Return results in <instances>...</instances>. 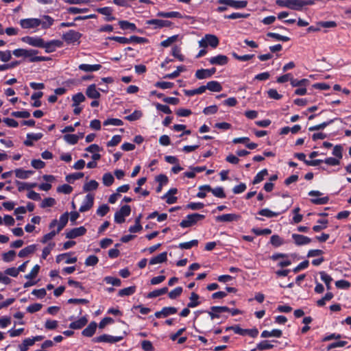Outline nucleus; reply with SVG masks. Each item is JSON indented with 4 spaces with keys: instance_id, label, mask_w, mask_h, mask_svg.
Segmentation results:
<instances>
[{
    "instance_id": "nucleus-56",
    "label": "nucleus",
    "mask_w": 351,
    "mask_h": 351,
    "mask_svg": "<svg viewBox=\"0 0 351 351\" xmlns=\"http://www.w3.org/2000/svg\"><path fill=\"white\" fill-rule=\"evenodd\" d=\"M267 36L268 37H271V38H275L276 40H281V41H284V42H287V41H289L290 40V38L287 36H282L279 34H277V33H273V32H269Z\"/></svg>"
},
{
    "instance_id": "nucleus-22",
    "label": "nucleus",
    "mask_w": 351,
    "mask_h": 351,
    "mask_svg": "<svg viewBox=\"0 0 351 351\" xmlns=\"http://www.w3.org/2000/svg\"><path fill=\"white\" fill-rule=\"evenodd\" d=\"M42 133H28L27 139L24 141V144L27 146H32L34 141H37L43 137Z\"/></svg>"
},
{
    "instance_id": "nucleus-59",
    "label": "nucleus",
    "mask_w": 351,
    "mask_h": 351,
    "mask_svg": "<svg viewBox=\"0 0 351 351\" xmlns=\"http://www.w3.org/2000/svg\"><path fill=\"white\" fill-rule=\"evenodd\" d=\"M99 261L98 258L95 255H90L88 256L85 261V265L86 266H95Z\"/></svg>"
},
{
    "instance_id": "nucleus-30",
    "label": "nucleus",
    "mask_w": 351,
    "mask_h": 351,
    "mask_svg": "<svg viewBox=\"0 0 351 351\" xmlns=\"http://www.w3.org/2000/svg\"><path fill=\"white\" fill-rule=\"evenodd\" d=\"M96 328V322H92L85 329H84V330L82 331V335L85 337H92L95 332Z\"/></svg>"
},
{
    "instance_id": "nucleus-23",
    "label": "nucleus",
    "mask_w": 351,
    "mask_h": 351,
    "mask_svg": "<svg viewBox=\"0 0 351 351\" xmlns=\"http://www.w3.org/2000/svg\"><path fill=\"white\" fill-rule=\"evenodd\" d=\"M96 10L99 14H101L107 16V18L106 19V21H112L115 20V18L114 16H111L112 11H113L111 8H110V7L99 8H97Z\"/></svg>"
},
{
    "instance_id": "nucleus-53",
    "label": "nucleus",
    "mask_w": 351,
    "mask_h": 351,
    "mask_svg": "<svg viewBox=\"0 0 351 351\" xmlns=\"http://www.w3.org/2000/svg\"><path fill=\"white\" fill-rule=\"evenodd\" d=\"M333 298V294L330 292L327 293L324 297L317 301V304L319 306H323L326 302L330 301Z\"/></svg>"
},
{
    "instance_id": "nucleus-43",
    "label": "nucleus",
    "mask_w": 351,
    "mask_h": 351,
    "mask_svg": "<svg viewBox=\"0 0 351 351\" xmlns=\"http://www.w3.org/2000/svg\"><path fill=\"white\" fill-rule=\"evenodd\" d=\"M34 345V341L31 340V338L25 339L22 343L19 346L20 351H27L29 346Z\"/></svg>"
},
{
    "instance_id": "nucleus-51",
    "label": "nucleus",
    "mask_w": 351,
    "mask_h": 351,
    "mask_svg": "<svg viewBox=\"0 0 351 351\" xmlns=\"http://www.w3.org/2000/svg\"><path fill=\"white\" fill-rule=\"evenodd\" d=\"M83 176H84L83 173H80V172L73 173L67 175L66 176V180L68 182H73V181H75L76 180H79V179L82 178Z\"/></svg>"
},
{
    "instance_id": "nucleus-47",
    "label": "nucleus",
    "mask_w": 351,
    "mask_h": 351,
    "mask_svg": "<svg viewBox=\"0 0 351 351\" xmlns=\"http://www.w3.org/2000/svg\"><path fill=\"white\" fill-rule=\"evenodd\" d=\"M79 138L80 137L76 134H66L64 136V141L71 145L76 144Z\"/></svg>"
},
{
    "instance_id": "nucleus-39",
    "label": "nucleus",
    "mask_w": 351,
    "mask_h": 351,
    "mask_svg": "<svg viewBox=\"0 0 351 351\" xmlns=\"http://www.w3.org/2000/svg\"><path fill=\"white\" fill-rule=\"evenodd\" d=\"M185 71V68L183 66H179L177 67V69L171 73H168L164 76L165 79H174L178 77L180 73Z\"/></svg>"
},
{
    "instance_id": "nucleus-4",
    "label": "nucleus",
    "mask_w": 351,
    "mask_h": 351,
    "mask_svg": "<svg viewBox=\"0 0 351 351\" xmlns=\"http://www.w3.org/2000/svg\"><path fill=\"white\" fill-rule=\"evenodd\" d=\"M204 215L198 213L188 215L186 218L180 222V225L182 228H189L195 225L197 221L204 219Z\"/></svg>"
},
{
    "instance_id": "nucleus-46",
    "label": "nucleus",
    "mask_w": 351,
    "mask_h": 351,
    "mask_svg": "<svg viewBox=\"0 0 351 351\" xmlns=\"http://www.w3.org/2000/svg\"><path fill=\"white\" fill-rule=\"evenodd\" d=\"M86 99L85 96L82 93H78L72 97L73 104L72 106L79 105L80 103L84 101Z\"/></svg>"
},
{
    "instance_id": "nucleus-45",
    "label": "nucleus",
    "mask_w": 351,
    "mask_h": 351,
    "mask_svg": "<svg viewBox=\"0 0 351 351\" xmlns=\"http://www.w3.org/2000/svg\"><path fill=\"white\" fill-rule=\"evenodd\" d=\"M119 25L122 29H131L132 31L136 30V27L134 23H130L127 21H120Z\"/></svg>"
},
{
    "instance_id": "nucleus-60",
    "label": "nucleus",
    "mask_w": 351,
    "mask_h": 351,
    "mask_svg": "<svg viewBox=\"0 0 351 351\" xmlns=\"http://www.w3.org/2000/svg\"><path fill=\"white\" fill-rule=\"evenodd\" d=\"M178 36L174 35L169 37L167 39L161 42V46L164 47H167L170 46L173 43L176 42L178 40Z\"/></svg>"
},
{
    "instance_id": "nucleus-54",
    "label": "nucleus",
    "mask_w": 351,
    "mask_h": 351,
    "mask_svg": "<svg viewBox=\"0 0 351 351\" xmlns=\"http://www.w3.org/2000/svg\"><path fill=\"white\" fill-rule=\"evenodd\" d=\"M195 77L199 80H203L210 77L208 69H199L195 72Z\"/></svg>"
},
{
    "instance_id": "nucleus-36",
    "label": "nucleus",
    "mask_w": 351,
    "mask_h": 351,
    "mask_svg": "<svg viewBox=\"0 0 351 351\" xmlns=\"http://www.w3.org/2000/svg\"><path fill=\"white\" fill-rule=\"evenodd\" d=\"M98 186L99 183L96 180H93L84 184L83 190L85 192L94 191L98 188Z\"/></svg>"
},
{
    "instance_id": "nucleus-9",
    "label": "nucleus",
    "mask_w": 351,
    "mask_h": 351,
    "mask_svg": "<svg viewBox=\"0 0 351 351\" xmlns=\"http://www.w3.org/2000/svg\"><path fill=\"white\" fill-rule=\"evenodd\" d=\"M226 330H232L236 334L241 335H248L252 337H256L258 334V330L256 328L243 329L238 326L228 327Z\"/></svg>"
},
{
    "instance_id": "nucleus-44",
    "label": "nucleus",
    "mask_w": 351,
    "mask_h": 351,
    "mask_svg": "<svg viewBox=\"0 0 351 351\" xmlns=\"http://www.w3.org/2000/svg\"><path fill=\"white\" fill-rule=\"evenodd\" d=\"M268 172L266 169H263L260 172H258L254 178L253 184H256L260 183L263 181L266 176H267Z\"/></svg>"
},
{
    "instance_id": "nucleus-58",
    "label": "nucleus",
    "mask_w": 351,
    "mask_h": 351,
    "mask_svg": "<svg viewBox=\"0 0 351 351\" xmlns=\"http://www.w3.org/2000/svg\"><path fill=\"white\" fill-rule=\"evenodd\" d=\"M172 55L181 62L184 60V56L181 53L180 48L177 46L172 48Z\"/></svg>"
},
{
    "instance_id": "nucleus-10",
    "label": "nucleus",
    "mask_w": 351,
    "mask_h": 351,
    "mask_svg": "<svg viewBox=\"0 0 351 351\" xmlns=\"http://www.w3.org/2000/svg\"><path fill=\"white\" fill-rule=\"evenodd\" d=\"M82 34L75 30H69L62 35L63 40L68 44L78 42Z\"/></svg>"
},
{
    "instance_id": "nucleus-26",
    "label": "nucleus",
    "mask_w": 351,
    "mask_h": 351,
    "mask_svg": "<svg viewBox=\"0 0 351 351\" xmlns=\"http://www.w3.org/2000/svg\"><path fill=\"white\" fill-rule=\"evenodd\" d=\"M101 68V64H82L79 65V69L85 72L97 71H99Z\"/></svg>"
},
{
    "instance_id": "nucleus-8",
    "label": "nucleus",
    "mask_w": 351,
    "mask_h": 351,
    "mask_svg": "<svg viewBox=\"0 0 351 351\" xmlns=\"http://www.w3.org/2000/svg\"><path fill=\"white\" fill-rule=\"evenodd\" d=\"M21 27L23 29H36L40 26V20L38 18H27L21 19Z\"/></svg>"
},
{
    "instance_id": "nucleus-18",
    "label": "nucleus",
    "mask_w": 351,
    "mask_h": 351,
    "mask_svg": "<svg viewBox=\"0 0 351 351\" xmlns=\"http://www.w3.org/2000/svg\"><path fill=\"white\" fill-rule=\"evenodd\" d=\"M86 96L93 99H98L101 97V94L97 89L96 85L93 84L89 85L86 90Z\"/></svg>"
},
{
    "instance_id": "nucleus-41",
    "label": "nucleus",
    "mask_w": 351,
    "mask_h": 351,
    "mask_svg": "<svg viewBox=\"0 0 351 351\" xmlns=\"http://www.w3.org/2000/svg\"><path fill=\"white\" fill-rule=\"evenodd\" d=\"M114 181V178L110 173H106L104 174L102 177V182L105 186H109L112 185Z\"/></svg>"
},
{
    "instance_id": "nucleus-25",
    "label": "nucleus",
    "mask_w": 351,
    "mask_h": 351,
    "mask_svg": "<svg viewBox=\"0 0 351 351\" xmlns=\"http://www.w3.org/2000/svg\"><path fill=\"white\" fill-rule=\"evenodd\" d=\"M16 185L17 186L19 191H23L24 190L32 191L31 189L36 187L37 184L36 182L28 183V182H23L20 181L15 182Z\"/></svg>"
},
{
    "instance_id": "nucleus-34",
    "label": "nucleus",
    "mask_w": 351,
    "mask_h": 351,
    "mask_svg": "<svg viewBox=\"0 0 351 351\" xmlns=\"http://www.w3.org/2000/svg\"><path fill=\"white\" fill-rule=\"evenodd\" d=\"M199 297L197 293L192 292L189 298L190 302L188 303L187 306L189 308H195L200 303L199 302Z\"/></svg>"
},
{
    "instance_id": "nucleus-14",
    "label": "nucleus",
    "mask_w": 351,
    "mask_h": 351,
    "mask_svg": "<svg viewBox=\"0 0 351 351\" xmlns=\"http://www.w3.org/2000/svg\"><path fill=\"white\" fill-rule=\"evenodd\" d=\"M94 204V196L92 194H88L86 195L79 210L81 213H84L90 210Z\"/></svg>"
},
{
    "instance_id": "nucleus-5",
    "label": "nucleus",
    "mask_w": 351,
    "mask_h": 351,
    "mask_svg": "<svg viewBox=\"0 0 351 351\" xmlns=\"http://www.w3.org/2000/svg\"><path fill=\"white\" fill-rule=\"evenodd\" d=\"M131 208L128 205L123 206L114 214V221L117 223H122L125 221V218L130 215Z\"/></svg>"
},
{
    "instance_id": "nucleus-48",
    "label": "nucleus",
    "mask_w": 351,
    "mask_h": 351,
    "mask_svg": "<svg viewBox=\"0 0 351 351\" xmlns=\"http://www.w3.org/2000/svg\"><path fill=\"white\" fill-rule=\"evenodd\" d=\"M56 202L53 197H47L43 200L40 204L41 208L52 207L56 204Z\"/></svg>"
},
{
    "instance_id": "nucleus-16",
    "label": "nucleus",
    "mask_w": 351,
    "mask_h": 351,
    "mask_svg": "<svg viewBox=\"0 0 351 351\" xmlns=\"http://www.w3.org/2000/svg\"><path fill=\"white\" fill-rule=\"evenodd\" d=\"M86 232V230L83 226L75 228L66 231V237L67 239H75L76 237L84 235Z\"/></svg>"
},
{
    "instance_id": "nucleus-50",
    "label": "nucleus",
    "mask_w": 351,
    "mask_h": 351,
    "mask_svg": "<svg viewBox=\"0 0 351 351\" xmlns=\"http://www.w3.org/2000/svg\"><path fill=\"white\" fill-rule=\"evenodd\" d=\"M143 115V113L140 110H135L131 114L125 117V119L130 121H134L139 119Z\"/></svg>"
},
{
    "instance_id": "nucleus-1",
    "label": "nucleus",
    "mask_w": 351,
    "mask_h": 351,
    "mask_svg": "<svg viewBox=\"0 0 351 351\" xmlns=\"http://www.w3.org/2000/svg\"><path fill=\"white\" fill-rule=\"evenodd\" d=\"M38 53L37 50L25 49H16L12 51L13 55L16 57L28 58L31 62L45 61L46 58L43 56H37Z\"/></svg>"
},
{
    "instance_id": "nucleus-19",
    "label": "nucleus",
    "mask_w": 351,
    "mask_h": 351,
    "mask_svg": "<svg viewBox=\"0 0 351 351\" xmlns=\"http://www.w3.org/2000/svg\"><path fill=\"white\" fill-rule=\"evenodd\" d=\"M292 239L297 245H306L311 241V239L308 237L298 234H293Z\"/></svg>"
},
{
    "instance_id": "nucleus-61",
    "label": "nucleus",
    "mask_w": 351,
    "mask_h": 351,
    "mask_svg": "<svg viewBox=\"0 0 351 351\" xmlns=\"http://www.w3.org/2000/svg\"><path fill=\"white\" fill-rule=\"evenodd\" d=\"M270 242L275 247H279L284 243L283 240L278 235L271 236Z\"/></svg>"
},
{
    "instance_id": "nucleus-12",
    "label": "nucleus",
    "mask_w": 351,
    "mask_h": 351,
    "mask_svg": "<svg viewBox=\"0 0 351 351\" xmlns=\"http://www.w3.org/2000/svg\"><path fill=\"white\" fill-rule=\"evenodd\" d=\"M21 40L29 45L35 47H40L43 46V39L38 36H24L21 38Z\"/></svg>"
},
{
    "instance_id": "nucleus-62",
    "label": "nucleus",
    "mask_w": 351,
    "mask_h": 351,
    "mask_svg": "<svg viewBox=\"0 0 351 351\" xmlns=\"http://www.w3.org/2000/svg\"><path fill=\"white\" fill-rule=\"evenodd\" d=\"M73 188L69 184H63L58 187L57 191L64 194H69L72 192Z\"/></svg>"
},
{
    "instance_id": "nucleus-17",
    "label": "nucleus",
    "mask_w": 351,
    "mask_h": 351,
    "mask_svg": "<svg viewBox=\"0 0 351 351\" xmlns=\"http://www.w3.org/2000/svg\"><path fill=\"white\" fill-rule=\"evenodd\" d=\"M210 310L208 313L210 317V319L213 320L215 318H219L220 313L229 311L230 308L227 306H212Z\"/></svg>"
},
{
    "instance_id": "nucleus-21",
    "label": "nucleus",
    "mask_w": 351,
    "mask_h": 351,
    "mask_svg": "<svg viewBox=\"0 0 351 351\" xmlns=\"http://www.w3.org/2000/svg\"><path fill=\"white\" fill-rule=\"evenodd\" d=\"M39 20L40 26L44 29L49 28L54 22V19L49 15H43Z\"/></svg>"
},
{
    "instance_id": "nucleus-3",
    "label": "nucleus",
    "mask_w": 351,
    "mask_h": 351,
    "mask_svg": "<svg viewBox=\"0 0 351 351\" xmlns=\"http://www.w3.org/2000/svg\"><path fill=\"white\" fill-rule=\"evenodd\" d=\"M218 38L213 34H206L199 42V47L206 48L210 46L213 48H216L219 45Z\"/></svg>"
},
{
    "instance_id": "nucleus-29",
    "label": "nucleus",
    "mask_w": 351,
    "mask_h": 351,
    "mask_svg": "<svg viewBox=\"0 0 351 351\" xmlns=\"http://www.w3.org/2000/svg\"><path fill=\"white\" fill-rule=\"evenodd\" d=\"M34 172L30 170H24L23 169H16L14 170L16 176L20 179H27Z\"/></svg>"
},
{
    "instance_id": "nucleus-64",
    "label": "nucleus",
    "mask_w": 351,
    "mask_h": 351,
    "mask_svg": "<svg viewBox=\"0 0 351 351\" xmlns=\"http://www.w3.org/2000/svg\"><path fill=\"white\" fill-rule=\"evenodd\" d=\"M141 347L144 351H154V350L152 343L148 340L143 341L141 343Z\"/></svg>"
},
{
    "instance_id": "nucleus-11",
    "label": "nucleus",
    "mask_w": 351,
    "mask_h": 351,
    "mask_svg": "<svg viewBox=\"0 0 351 351\" xmlns=\"http://www.w3.org/2000/svg\"><path fill=\"white\" fill-rule=\"evenodd\" d=\"M62 46L63 42L60 40H52L47 43L43 40L42 48H44L47 53H51L55 51L57 48L62 47Z\"/></svg>"
},
{
    "instance_id": "nucleus-2",
    "label": "nucleus",
    "mask_w": 351,
    "mask_h": 351,
    "mask_svg": "<svg viewBox=\"0 0 351 351\" xmlns=\"http://www.w3.org/2000/svg\"><path fill=\"white\" fill-rule=\"evenodd\" d=\"M218 3L222 5L219 6L217 10L222 12L227 10V7H231L235 9L244 8L247 5V1H236V0H218Z\"/></svg>"
},
{
    "instance_id": "nucleus-35",
    "label": "nucleus",
    "mask_w": 351,
    "mask_h": 351,
    "mask_svg": "<svg viewBox=\"0 0 351 351\" xmlns=\"http://www.w3.org/2000/svg\"><path fill=\"white\" fill-rule=\"evenodd\" d=\"M280 213H280V212L272 211V210H269L268 208H263V209L260 210L258 211V215L264 216V217H268V218H271V217H277Z\"/></svg>"
},
{
    "instance_id": "nucleus-40",
    "label": "nucleus",
    "mask_w": 351,
    "mask_h": 351,
    "mask_svg": "<svg viewBox=\"0 0 351 351\" xmlns=\"http://www.w3.org/2000/svg\"><path fill=\"white\" fill-rule=\"evenodd\" d=\"M273 348L274 345L267 340L262 341L256 345V349H258V350H266Z\"/></svg>"
},
{
    "instance_id": "nucleus-55",
    "label": "nucleus",
    "mask_w": 351,
    "mask_h": 351,
    "mask_svg": "<svg viewBox=\"0 0 351 351\" xmlns=\"http://www.w3.org/2000/svg\"><path fill=\"white\" fill-rule=\"evenodd\" d=\"M198 241L196 239L192 240L189 242L181 243L179 244V247L181 249H190L193 246H197Z\"/></svg>"
},
{
    "instance_id": "nucleus-49",
    "label": "nucleus",
    "mask_w": 351,
    "mask_h": 351,
    "mask_svg": "<svg viewBox=\"0 0 351 351\" xmlns=\"http://www.w3.org/2000/svg\"><path fill=\"white\" fill-rule=\"evenodd\" d=\"M332 122H333V120H330L328 121L323 122L320 124L310 127L308 128V130L309 131H316V130H323L326 127H327L328 125L332 123Z\"/></svg>"
},
{
    "instance_id": "nucleus-57",
    "label": "nucleus",
    "mask_w": 351,
    "mask_h": 351,
    "mask_svg": "<svg viewBox=\"0 0 351 351\" xmlns=\"http://www.w3.org/2000/svg\"><path fill=\"white\" fill-rule=\"evenodd\" d=\"M308 83V80L307 79H302L300 80H296V79H291V84L293 87L297 86H306Z\"/></svg>"
},
{
    "instance_id": "nucleus-13",
    "label": "nucleus",
    "mask_w": 351,
    "mask_h": 351,
    "mask_svg": "<svg viewBox=\"0 0 351 351\" xmlns=\"http://www.w3.org/2000/svg\"><path fill=\"white\" fill-rule=\"evenodd\" d=\"M241 216L235 213L223 214L217 216L215 220L217 222H232L239 220Z\"/></svg>"
},
{
    "instance_id": "nucleus-20",
    "label": "nucleus",
    "mask_w": 351,
    "mask_h": 351,
    "mask_svg": "<svg viewBox=\"0 0 351 351\" xmlns=\"http://www.w3.org/2000/svg\"><path fill=\"white\" fill-rule=\"evenodd\" d=\"M147 25H154L155 28H162L164 27H169L171 22L169 21L160 20V19H151L146 22Z\"/></svg>"
},
{
    "instance_id": "nucleus-42",
    "label": "nucleus",
    "mask_w": 351,
    "mask_h": 351,
    "mask_svg": "<svg viewBox=\"0 0 351 351\" xmlns=\"http://www.w3.org/2000/svg\"><path fill=\"white\" fill-rule=\"evenodd\" d=\"M104 280L109 285H112L116 287H120L121 285V281L118 278H114L112 276H106Z\"/></svg>"
},
{
    "instance_id": "nucleus-63",
    "label": "nucleus",
    "mask_w": 351,
    "mask_h": 351,
    "mask_svg": "<svg viewBox=\"0 0 351 351\" xmlns=\"http://www.w3.org/2000/svg\"><path fill=\"white\" fill-rule=\"evenodd\" d=\"M110 210V207L107 204L100 206L97 210V214L101 217L105 216Z\"/></svg>"
},
{
    "instance_id": "nucleus-7",
    "label": "nucleus",
    "mask_w": 351,
    "mask_h": 351,
    "mask_svg": "<svg viewBox=\"0 0 351 351\" xmlns=\"http://www.w3.org/2000/svg\"><path fill=\"white\" fill-rule=\"evenodd\" d=\"M69 220V213L66 212L62 214L59 219V221L53 219L49 224V228L53 229L55 226H58V232H60L66 225Z\"/></svg>"
},
{
    "instance_id": "nucleus-33",
    "label": "nucleus",
    "mask_w": 351,
    "mask_h": 351,
    "mask_svg": "<svg viewBox=\"0 0 351 351\" xmlns=\"http://www.w3.org/2000/svg\"><path fill=\"white\" fill-rule=\"evenodd\" d=\"M208 90L213 92H220L222 90V86L217 81H210L206 84Z\"/></svg>"
},
{
    "instance_id": "nucleus-27",
    "label": "nucleus",
    "mask_w": 351,
    "mask_h": 351,
    "mask_svg": "<svg viewBox=\"0 0 351 351\" xmlns=\"http://www.w3.org/2000/svg\"><path fill=\"white\" fill-rule=\"evenodd\" d=\"M88 322L85 317H80L77 321L73 322L70 324L69 328L71 329H80L84 327Z\"/></svg>"
},
{
    "instance_id": "nucleus-24",
    "label": "nucleus",
    "mask_w": 351,
    "mask_h": 351,
    "mask_svg": "<svg viewBox=\"0 0 351 351\" xmlns=\"http://www.w3.org/2000/svg\"><path fill=\"white\" fill-rule=\"evenodd\" d=\"M167 253L165 252L158 254L157 256H156L154 257H152L149 260V264L152 265H156V264H160V263H162L167 261Z\"/></svg>"
},
{
    "instance_id": "nucleus-15",
    "label": "nucleus",
    "mask_w": 351,
    "mask_h": 351,
    "mask_svg": "<svg viewBox=\"0 0 351 351\" xmlns=\"http://www.w3.org/2000/svg\"><path fill=\"white\" fill-rule=\"evenodd\" d=\"M208 62L213 65L223 66L228 62V58L225 55L219 54L210 58Z\"/></svg>"
},
{
    "instance_id": "nucleus-31",
    "label": "nucleus",
    "mask_w": 351,
    "mask_h": 351,
    "mask_svg": "<svg viewBox=\"0 0 351 351\" xmlns=\"http://www.w3.org/2000/svg\"><path fill=\"white\" fill-rule=\"evenodd\" d=\"M36 250V245H30L27 247L22 249L19 252V256L21 258H24L30 254H33Z\"/></svg>"
},
{
    "instance_id": "nucleus-32",
    "label": "nucleus",
    "mask_w": 351,
    "mask_h": 351,
    "mask_svg": "<svg viewBox=\"0 0 351 351\" xmlns=\"http://www.w3.org/2000/svg\"><path fill=\"white\" fill-rule=\"evenodd\" d=\"M157 16L163 17V18H179L182 19V14L178 12H158L157 13Z\"/></svg>"
},
{
    "instance_id": "nucleus-38",
    "label": "nucleus",
    "mask_w": 351,
    "mask_h": 351,
    "mask_svg": "<svg viewBox=\"0 0 351 351\" xmlns=\"http://www.w3.org/2000/svg\"><path fill=\"white\" fill-rule=\"evenodd\" d=\"M167 291H168V288L163 287L160 289H156V290L149 292L147 294V298H156L158 296H160V295H162L166 293Z\"/></svg>"
},
{
    "instance_id": "nucleus-28",
    "label": "nucleus",
    "mask_w": 351,
    "mask_h": 351,
    "mask_svg": "<svg viewBox=\"0 0 351 351\" xmlns=\"http://www.w3.org/2000/svg\"><path fill=\"white\" fill-rule=\"evenodd\" d=\"M282 331L279 329H274L271 331L263 330L261 333L262 338H268V337H280L282 336Z\"/></svg>"
},
{
    "instance_id": "nucleus-52",
    "label": "nucleus",
    "mask_w": 351,
    "mask_h": 351,
    "mask_svg": "<svg viewBox=\"0 0 351 351\" xmlns=\"http://www.w3.org/2000/svg\"><path fill=\"white\" fill-rule=\"evenodd\" d=\"M123 124V122L121 119H115V118L108 119L107 120H106L104 122V125H112L120 126V125H122Z\"/></svg>"
},
{
    "instance_id": "nucleus-6",
    "label": "nucleus",
    "mask_w": 351,
    "mask_h": 351,
    "mask_svg": "<svg viewBox=\"0 0 351 351\" xmlns=\"http://www.w3.org/2000/svg\"><path fill=\"white\" fill-rule=\"evenodd\" d=\"M123 339L121 336H112L110 335L104 334L93 338V341L95 343L105 342L110 343H114Z\"/></svg>"
},
{
    "instance_id": "nucleus-37",
    "label": "nucleus",
    "mask_w": 351,
    "mask_h": 351,
    "mask_svg": "<svg viewBox=\"0 0 351 351\" xmlns=\"http://www.w3.org/2000/svg\"><path fill=\"white\" fill-rule=\"evenodd\" d=\"M135 291H136V287L132 286V287H129L127 288L120 289L119 291L118 295L120 297L129 296V295L134 294L135 293Z\"/></svg>"
}]
</instances>
